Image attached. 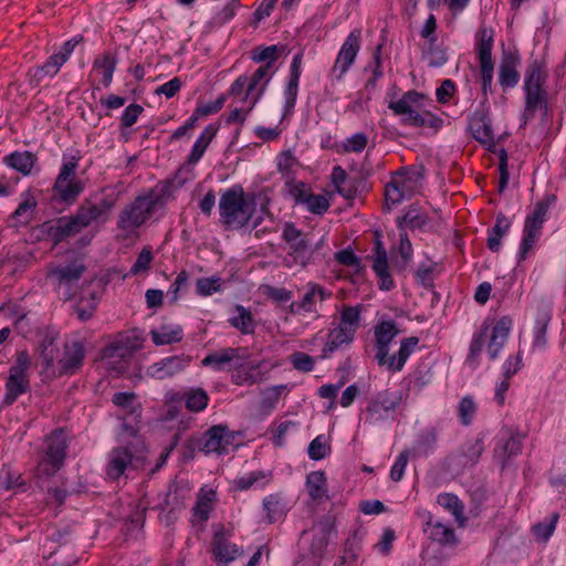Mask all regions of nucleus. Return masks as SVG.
Segmentation results:
<instances>
[{
	"instance_id": "7ed1b4c3",
	"label": "nucleus",
	"mask_w": 566,
	"mask_h": 566,
	"mask_svg": "<svg viewBox=\"0 0 566 566\" xmlns=\"http://www.w3.org/2000/svg\"><path fill=\"white\" fill-rule=\"evenodd\" d=\"M547 73L543 70V63L537 59L533 60L524 73L523 91L525 94V106L522 114V125L534 118L537 109L547 111V91L545 83Z\"/></svg>"
},
{
	"instance_id": "a878e982",
	"label": "nucleus",
	"mask_w": 566,
	"mask_h": 566,
	"mask_svg": "<svg viewBox=\"0 0 566 566\" xmlns=\"http://www.w3.org/2000/svg\"><path fill=\"white\" fill-rule=\"evenodd\" d=\"M545 221L537 219L534 220L527 216L524 223L523 239L518 252V264L526 260L528 252L535 245L536 240L541 235V231Z\"/></svg>"
},
{
	"instance_id": "de8ad7c7",
	"label": "nucleus",
	"mask_w": 566,
	"mask_h": 566,
	"mask_svg": "<svg viewBox=\"0 0 566 566\" xmlns=\"http://www.w3.org/2000/svg\"><path fill=\"white\" fill-rule=\"evenodd\" d=\"M398 253L400 258L395 260L394 270L398 273H405L413 254V249L407 232L400 233Z\"/></svg>"
},
{
	"instance_id": "ea45409f",
	"label": "nucleus",
	"mask_w": 566,
	"mask_h": 566,
	"mask_svg": "<svg viewBox=\"0 0 566 566\" xmlns=\"http://www.w3.org/2000/svg\"><path fill=\"white\" fill-rule=\"evenodd\" d=\"M331 296V293H327L321 285L318 284H310L307 292L303 295L302 301L300 303L291 304V312L300 311L303 312H312L313 305L317 298L319 301H324Z\"/></svg>"
},
{
	"instance_id": "2eb2a0df",
	"label": "nucleus",
	"mask_w": 566,
	"mask_h": 566,
	"mask_svg": "<svg viewBox=\"0 0 566 566\" xmlns=\"http://www.w3.org/2000/svg\"><path fill=\"white\" fill-rule=\"evenodd\" d=\"M42 227L55 244L66 241L84 229L76 213L70 217L57 218L54 221L44 222Z\"/></svg>"
},
{
	"instance_id": "aec40b11",
	"label": "nucleus",
	"mask_w": 566,
	"mask_h": 566,
	"mask_svg": "<svg viewBox=\"0 0 566 566\" xmlns=\"http://www.w3.org/2000/svg\"><path fill=\"white\" fill-rule=\"evenodd\" d=\"M211 554L218 566H228L243 554V551L234 543L229 542L223 532H217L211 543Z\"/></svg>"
},
{
	"instance_id": "5701e85b",
	"label": "nucleus",
	"mask_w": 566,
	"mask_h": 566,
	"mask_svg": "<svg viewBox=\"0 0 566 566\" xmlns=\"http://www.w3.org/2000/svg\"><path fill=\"white\" fill-rule=\"evenodd\" d=\"M189 361V358H185L182 356L165 357L153 364L147 369V374L153 378L161 380L168 377H172L184 370L188 366Z\"/></svg>"
},
{
	"instance_id": "1a4fd4ad",
	"label": "nucleus",
	"mask_w": 566,
	"mask_h": 566,
	"mask_svg": "<svg viewBox=\"0 0 566 566\" xmlns=\"http://www.w3.org/2000/svg\"><path fill=\"white\" fill-rule=\"evenodd\" d=\"M46 450L38 464L40 474L52 476L64 464L67 450L66 432L62 428L54 429L45 439Z\"/></svg>"
},
{
	"instance_id": "c9c22d12",
	"label": "nucleus",
	"mask_w": 566,
	"mask_h": 566,
	"mask_svg": "<svg viewBox=\"0 0 566 566\" xmlns=\"http://www.w3.org/2000/svg\"><path fill=\"white\" fill-rule=\"evenodd\" d=\"M150 336L157 346L169 345L182 340L184 329L179 325L163 324L157 329H151Z\"/></svg>"
},
{
	"instance_id": "e2e57ef3",
	"label": "nucleus",
	"mask_w": 566,
	"mask_h": 566,
	"mask_svg": "<svg viewBox=\"0 0 566 566\" xmlns=\"http://www.w3.org/2000/svg\"><path fill=\"white\" fill-rule=\"evenodd\" d=\"M154 260L151 247L145 245L139 252L135 263L130 268V274L136 275L140 272H146L150 268V263Z\"/></svg>"
},
{
	"instance_id": "c85d7f7f",
	"label": "nucleus",
	"mask_w": 566,
	"mask_h": 566,
	"mask_svg": "<svg viewBox=\"0 0 566 566\" xmlns=\"http://www.w3.org/2000/svg\"><path fill=\"white\" fill-rule=\"evenodd\" d=\"M522 451V437L516 432H509L506 438H501L494 449V455L502 462V467Z\"/></svg>"
},
{
	"instance_id": "20e7f679",
	"label": "nucleus",
	"mask_w": 566,
	"mask_h": 566,
	"mask_svg": "<svg viewBox=\"0 0 566 566\" xmlns=\"http://www.w3.org/2000/svg\"><path fill=\"white\" fill-rule=\"evenodd\" d=\"M161 196L153 192L138 196L134 201L126 205L117 218V229L123 239H129L137 234V230L153 216L158 205H163Z\"/></svg>"
},
{
	"instance_id": "69168bd1",
	"label": "nucleus",
	"mask_w": 566,
	"mask_h": 566,
	"mask_svg": "<svg viewBox=\"0 0 566 566\" xmlns=\"http://www.w3.org/2000/svg\"><path fill=\"white\" fill-rule=\"evenodd\" d=\"M290 361L294 369L302 373H310L314 369L315 359L303 352H295L290 356Z\"/></svg>"
},
{
	"instance_id": "052dcab7",
	"label": "nucleus",
	"mask_w": 566,
	"mask_h": 566,
	"mask_svg": "<svg viewBox=\"0 0 566 566\" xmlns=\"http://www.w3.org/2000/svg\"><path fill=\"white\" fill-rule=\"evenodd\" d=\"M559 514L554 513L551 516L549 522H539L533 526V533L537 539L547 542L553 535L556 524L558 522Z\"/></svg>"
},
{
	"instance_id": "9b49d317",
	"label": "nucleus",
	"mask_w": 566,
	"mask_h": 566,
	"mask_svg": "<svg viewBox=\"0 0 566 566\" xmlns=\"http://www.w3.org/2000/svg\"><path fill=\"white\" fill-rule=\"evenodd\" d=\"M85 271V263L81 259H75L72 262L51 268L48 277L52 280L57 290L65 289L63 296L67 301L73 296L72 287L76 285Z\"/></svg>"
},
{
	"instance_id": "0eeeda50",
	"label": "nucleus",
	"mask_w": 566,
	"mask_h": 566,
	"mask_svg": "<svg viewBox=\"0 0 566 566\" xmlns=\"http://www.w3.org/2000/svg\"><path fill=\"white\" fill-rule=\"evenodd\" d=\"M77 159L64 163L52 188V200L67 206L73 205L84 191V184L76 178Z\"/></svg>"
},
{
	"instance_id": "f704fd0d",
	"label": "nucleus",
	"mask_w": 566,
	"mask_h": 566,
	"mask_svg": "<svg viewBox=\"0 0 566 566\" xmlns=\"http://www.w3.org/2000/svg\"><path fill=\"white\" fill-rule=\"evenodd\" d=\"M418 344L419 338L416 336L403 338L400 343L398 354L389 358L387 357V363L385 364L387 368L392 373L400 371Z\"/></svg>"
},
{
	"instance_id": "7c9ffc66",
	"label": "nucleus",
	"mask_w": 566,
	"mask_h": 566,
	"mask_svg": "<svg viewBox=\"0 0 566 566\" xmlns=\"http://www.w3.org/2000/svg\"><path fill=\"white\" fill-rule=\"evenodd\" d=\"M353 328L345 332V329L336 327L328 332L327 340L322 349L321 359L329 358L334 352L339 349L343 345H349L354 340Z\"/></svg>"
},
{
	"instance_id": "4be33fe9",
	"label": "nucleus",
	"mask_w": 566,
	"mask_h": 566,
	"mask_svg": "<svg viewBox=\"0 0 566 566\" xmlns=\"http://www.w3.org/2000/svg\"><path fill=\"white\" fill-rule=\"evenodd\" d=\"M426 168L421 166L401 167L392 174L390 180H396L398 189L410 199L418 184L424 178Z\"/></svg>"
},
{
	"instance_id": "c756f323",
	"label": "nucleus",
	"mask_w": 566,
	"mask_h": 566,
	"mask_svg": "<svg viewBox=\"0 0 566 566\" xmlns=\"http://www.w3.org/2000/svg\"><path fill=\"white\" fill-rule=\"evenodd\" d=\"M63 65L64 63L61 59L52 54L43 65L35 66L29 71V84L32 87L39 86L45 77H54Z\"/></svg>"
},
{
	"instance_id": "dca6fc26",
	"label": "nucleus",
	"mask_w": 566,
	"mask_h": 566,
	"mask_svg": "<svg viewBox=\"0 0 566 566\" xmlns=\"http://www.w3.org/2000/svg\"><path fill=\"white\" fill-rule=\"evenodd\" d=\"M136 400L137 395L133 391L115 392L112 398V402L124 410V421L130 419L132 421L138 423L142 418V405ZM123 427L132 436H136L137 430L130 423L124 422Z\"/></svg>"
},
{
	"instance_id": "e433bc0d",
	"label": "nucleus",
	"mask_w": 566,
	"mask_h": 566,
	"mask_svg": "<svg viewBox=\"0 0 566 566\" xmlns=\"http://www.w3.org/2000/svg\"><path fill=\"white\" fill-rule=\"evenodd\" d=\"M112 207L113 203L111 201H108L107 199H103L99 205H94L90 202L81 205L75 213L77 214L78 220H81L84 228H86L93 221L97 220L104 213H106Z\"/></svg>"
},
{
	"instance_id": "4468645a",
	"label": "nucleus",
	"mask_w": 566,
	"mask_h": 566,
	"mask_svg": "<svg viewBox=\"0 0 566 566\" xmlns=\"http://www.w3.org/2000/svg\"><path fill=\"white\" fill-rule=\"evenodd\" d=\"M233 438L227 426L216 424L202 434L198 442V449L206 454L212 452L224 454L228 453V446L231 444Z\"/></svg>"
},
{
	"instance_id": "680f3d73",
	"label": "nucleus",
	"mask_w": 566,
	"mask_h": 566,
	"mask_svg": "<svg viewBox=\"0 0 566 566\" xmlns=\"http://www.w3.org/2000/svg\"><path fill=\"white\" fill-rule=\"evenodd\" d=\"M221 290V279L219 276L200 277L196 282L198 295L209 296Z\"/></svg>"
},
{
	"instance_id": "3c124183",
	"label": "nucleus",
	"mask_w": 566,
	"mask_h": 566,
	"mask_svg": "<svg viewBox=\"0 0 566 566\" xmlns=\"http://www.w3.org/2000/svg\"><path fill=\"white\" fill-rule=\"evenodd\" d=\"M360 314H361L360 305H356V306L345 305L340 313V321H339L338 327L345 329V332L353 328V336H355L356 331L359 327Z\"/></svg>"
},
{
	"instance_id": "423d86ee",
	"label": "nucleus",
	"mask_w": 566,
	"mask_h": 566,
	"mask_svg": "<svg viewBox=\"0 0 566 566\" xmlns=\"http://www.w3.org/2000/svg\"><path fill=\"white\" fill-rule=\"evenodd\" d=\"M333 533H335L334 525L328 517H323L311 528L302 531L298 539L301 557L312 556L315 559H321Z\"/></svg>"
},
{
	"instance_id": "4c0bfd02",
	"label": "nucleus",
	"mask_w": 566,
	"mask_h": 566,
	"mask_svg": "<svg viewBox=\"0 0 566 566\" xmlns=\"http://www.w3.org/2000/svg\"><path fill=\"white\" fill-rule=\"evenodd\" d=\"M552 314L547 308H539L533 331V348L543 349L547 344V326Z\"/></svg>"
},
{
	"instance_id": "473e14b6",
	"label": "nucleus",
	"mask_w": 566,
	"mask_h": 566,
	"mask_svg": "<svg viewBox=\"0 0 566 566\" xmlns=\"http://www.w3.org/2000/svg\"><path fill=\"white\" fill-rule=\"evenodd\" d=\"M219 130V126L214 124H209L203 132L199 135L197 140L195 142L190 154L187 157V164L196 165L203 156L207 150L209 144L216 137Z\"/></svg>"
},
{
	"instance_id": "8fccbe9b",
	"label": "nucleus",
	"mask_w": 566,
	"mask_h": 566,
	"mask_svg": "<svg viewBox=\"0 0 566 566\" xmlns=\"http://www.w3.org/2000/svg\"><path fill=\"white\" fill-rule=\"evenodd\" d=\"M186 408L191 412H199L207 408L209 396L202 388H191L184 394Z\"/></svg>"
},
{
	"instance_id": "4d7b16f0",
	"label": "nucleus",
	"mask_w": 566,
	"mask_h": 566,
	"mask_svg": "<svg viewBox=\"0 0 566 566\" xmlns=\"http://www.w3.org/2000/svg\"><path fill=\"white\" fill-rule=\"evenodd\" d=\"M263 93H264V87L256 92V94L252 97L250 106L247 109L237 107L233 111H231L230 114L226 118V123L228 125L238 123L242 126L245 122L247 115L253 109V107L259 102V99L261 98Z\"/></svg>"
},
{
	"instance_id": "f257e3e1",
	"label": "nucleus",
	"mask_w": 566,
	"mask_h": 566,
	"mask_svg": "<svg viewBox=\"0 0 566 566\" xmlns=\"http://www.w3.org/2000/svg\"><path fill=\"white\" fill-rule=\"evenodd\" d=\"M255 195L245 193L241 185L226 189L219 199L220 222L231 230L249 226L255 214Z\"/></svg>"
},
{
	"instance_id": "bb28decb",
	"label": "nucleus",
	"mask_w": 566,
	"mask_h": 566,
	"mask_svg": "<svg viewBox=\"0 0 566 566\" xmlns=\"http://www.w3.org/2000/svg\"><path fill=\"white\" fill-rule=\"evenodd\" d=\"M129 465H133V453L129 446L114 448L109 453L107 475L114 480L118 479Z\"/></svg>"
},
{
	"instance_id": "39448f33",
	"label": "nucleus",
	"mask_w": 566,
	"mask_h": 566,
	"mask_svg": "<svg viewBox=\"0 0 566 566\" xmlns=\"http://www.w3.org/2000/svg\"><path fill=\"white\" fill-rule=\"evenodd\" d=\"M282 239L289 244V252L285 258L287 266L298 265L306 268L315 261V249L306 234L297 229L293 222H286L283 227Z\"/></svg>"
},
{
	"instance_id": "5fc2aeb1",
	"label": "nucleus",
	"mask_w": 566,
	"mask_h": 566,
	"mask_svg": "<svg viewBox=\"0 0 566 566\" xmlns=\"http://www.w3.org/2000/svg\"><path fill=\"white\" fill-rule=\"evenodd\" d=\"M424 59H427L430 67H441L448 61L447 50L437 43V39H431V41L428 42Z\"/></svg>"
},
{
	"instance_id": "864d4df0",
	"label": "nucleus",
	"mask_w": 566,
	"mask_h": 566,
	"mask_svg": "<svg viewBox=\"0 0 566 566\" xmlns=\"http://www.w3.org/2000/svg\"><path fill=\"white\" fill-rule=\"evenodd\" d=\"M488 327L482 328L479 333L474 334L471 344L467 363L470 367L476 368L479 366V357L484 348L488 337Z\"/></svg>"
},
{
	"instance_id": "f3484780",
	"label": "nucleus",
	"mask_w": 566,
	"mask_h": 566,
	"mask_svg": "<svg viewBox=\"0 0 566 566\" xmlns=\"http://www.w3.org/2000/svg\"><path fill=\"white\" fill-rule=\"evenodd\" d=\"M399 329L395 321H382L375 326L376 355L378 365L382 366L387 363L389 345L398 335Z\"/></svg>"
},
{
	"instance_id": "603ef678",
	"label": "nucleus",
	"mask_w": 566,
	"mask_h": 566,
	"mask_svg": "<svg viewBox=\"0 0 566 566\" xmlns=\"http://www.w3.org/2000/svg\"><path fill=\"white\" fill-rule=\"evenodd\" d=\"M263 509L266 511L269 523H274L285 515L284 503L276 494H270L263 499Z\"/></svg>"
},
{
	"instance_id": "0e129e2a",
	"label": "nucleus",
	"mask_w": 566,
	"mask_h": 566,
	"mask_svg": "<svg viewBox=\"0 0 566 566\" xmlns=\"http://www.w3.org/2000/svg\"><path fill=\"white\" fill-rule=\"evenodd\" d=\"M406 198L396 186V180H390L385 187V210H390L392 207L401 203Z\"/></svg>"
},
{
	"instance_id": "9d476101",
	"label": "nucleus",
	"mask_w": 566,
	"mask_h": 566,
	"mask_svg": "<svg viewBox=\"0 0 566 566\" xmlns=\"http://www.w3.org/2000/svg\"><path fill=\"white\" fill-rule=\"evenodd\" d=\"M402 395L400 391L385 389L377 392L365 409V421L369 424L394 419L396 410L400 407Z\"/></svg>"
},
{
	"instance_id": "f03ea898",
	"label": "nucleus",
	"mask_w": 566,
	"mask_h": 566,
	"mask_svg": "<svg viewBox=\"0 0 566 566\" xmlns=\"http://www.w3.org/2000/svg\"><path fill=\"white\" fill-rule=\"evenodd\" d=\"M423 97L422 93L410 90L406 92L401 98L390 101L388 108L391 109L396 116L400 117V123L403 126L431 128L437 132L442 127L443 119L429 111L418 108L419 102Z\"/></svg>"
},
{
	"instance_id": "338daca9",
	"label": "nucleus",
	"mask_w": 566,
	"mask_h": 566,
	"mask_svg": "<svg viewBox=\"0 0 566 566\" xmlns=\"http://www.w3.org/2000/svg\"><path fill=\"white\" fill-rule=\"evenodd\" d=\"M304 200L308 211L314 214L322 216L329 208V202L324 195H315L311 192V195L306 196Z\"/></svg>"
},
{
	"instance_id": "6ab92c4d",
	"label": "nucleus",
	"mask_w": 566,
	"mask_h": 566,
	"mask_svg": "<svg viewBox=\"0 0 566 566\" xmlns=\"http://www.w3.org/2000/svg\"><path fill=\"white\" fill-rule=\"evenodd\" d=\"M521 63V57L516 51H503L501 62L499 65V83L505 91L515 87L520 81V73L517 66Z\"/></svg>"
},
{
	"instance_id": "09e8293b",
	"label": "nucleus",
	"mask_w": 566,
	"mask_h": 566,
	"mask_svg": "<svg viewBox=\"0 0 566 566\" xmlns=\"http://www.w3.org/2000/svg\"><path fill=\"white\" fill-rule=\"evenodd\" d=\"M273 74L274 70L270 67V64H263L259 66L249 80L248 88L245 91L244 97L242 98V102H247L248 97L254 92V90L262 81L263 83L259 90H262L263 87L265 90Z\"/></svg>"
},
{
	"instance_id": "a211bd4d",
	"label": "nucleus",
	"mask_w": 566,
	"mask_h": 566,
	"mask_svg": "<svg viewBox=\"0 0 566 566\" xmlns=\"http://www.w3.org/2000/svg\"><path fill=\"white\" fill-rule=\"evenodd\" d=\"M84 358L85 348L81 342L66 343L63 357L57 361L59 376L76 374L81 369Z\"/></svg>"
},
{
	"instance_id": "393cba45",
	"label": "nucleus",
	"mask_w": 566,
	"mask_h": 566,
	"mask_svg": "<svg viewBox=\"0 0 566 566\" xmlns=\"http://www.w3.org/2000/svg\"><path fill=\"white\" fill-rule=\"evenodd\" d=\"M545 221L537 219L534 220L527 216L524 223L523 239L518 252V264L526 260L528 252L535 245L536 240L541 235V231Z\"/></svg>"
},
{
	"instance_id": "b1692460",
	"label": "nucleus",
	"mask_w": 566,
	"mask_h": 566,
	"mask_svg": "<svg viewBox=\"0 0 566 566\" xmlns=\"http://www.w3.org/2000/svg\"><path fill=\"white\" fill-rule=\"evenodd\" d=\"M512 326L513 321L510 316L501 317L493 326L490 336V342L486 348L491 360L497 358L500 352L502 350L507 340Z\"/></svg>"
},
{
	"instance_id": "c03bdc74",
	"label": "nucleus",
	"mask_w": 566,
	"mask_h": 566,
	"mask_svg": "<svg viewBox=\"0 0 566 566\" xmlns=\"http://www.w3.org/2000/svg\"><path fill=\"white\" fill-rule=\"evenodd\" d=\"M232 382L239 386L242 385H254L262 380V375L258 370V366L241 364L235 367L234 373L231 376Z\"/></svg>"
},
{
	"instance_id": "79ce46f5",
	"label": "nucleus",
	"mask_w": 566,
	"mask_h": 566,
	"mask_svg": "<svg viewBox=\"0 0 566 566\" xmlns=\"http://www.w3.org/2000/svg\"><path fill=\"white\" fill-rule=\"evenodd\" d=\"M483 452L484 441L482 438L464 442L459 449V455L462 458L461 464L463 467L475 465Z\"/></svg>"
},
{
	"instance_id": "bf43d9fd",
	"label": "nucleus",
	"mask_w": 566,
	"mask_h": 566,
	"mask_svg": "<svg viewBox=\"0 0 566 566\" xmlns=\"http://www.w3.org/2000/svg\"><path fill=\"white\" fill-rule=\"evenodd\" d=\"M251 59L255 63L266 62L270 67H273V63L279 59L277 46H258L252 51Z\"/></svg>"
},
{
	"instance_id": "ddd939ff",
	"label": "nucleus",
	"mask_w": 566,
	"mask_h": 566,
	"mask_svg": "<svg viewBox=\"0 0 566 566\" xmlns=\"http://www.w3.org/2000/svg\"><path fill=\"white\" fill-rule=\"evenodd\" d=\"M361 46V31L360 29L353 30L345 39L338 54L332 73L336 74V78L339 80L354 64L355 59Z\"/></svg>"
},
{
	"instance_id": "6e6552de",
	"label": "nucleus",
	"mask_w": 566,
	"mask_h": 566,
	"mask_svg": "<svg viewBox=\"0 0 566 566\" xmlns=\"http://www.w3.org/2000/svg\"><path fill=\"white\" fill-rule=\"evenodd\" d=\"M30 366L31 359L28 352H18L15 361L9 369V376L4 385L6 394L2 399L4 407L12 406L21 395L30 390L28 374Z\"/></svg>"
},
{
	"instance_id": "a18cd8bd",
	"label": "nucleus",
	"mask_w": 566,
	"mask_h": 566,
	"mask_svg": "<svg viewBox=\"0 0 566 566\" xmlns=\"http://www.w3.org/2000/svg\"><path fill=\"white\" fill-rule=\"evenodd\" d=\"M237 316L229 319L231 326L240 331L242 334H253L256 327L252 313L242 305H235Z\"/></svg>"
},
{
	"instance_id": "f8f14e48",
	"label": "nucleus",
	"mask_w": 566,
	"mask_h": 566,
	"mask_svg": "<svg viewBox=\"0 0 566 566\" xmlns=\"http://www.w3.org/2000/svg\"><path fill=\"white\" fill-rule=\"evenodd\" d=\"M380 237V233L376 231L373 254L368 259L373 260L371 269L379 280V290L388 292L395 289V282L389 271L387 250Z\"/></svg>"
},
{
	"instance_id": "49530a36",
	"label": "nucleus",
	"mask_w": 566,
	"mask_h": 566,
	"mask_svg": "<svg viewBox=\"0 0 566 566\" xmlns=\"http://www.w3.org/2000/svg\"><path fill=\"white\" fill-rule=\"evenodd\" d=\"M306 489L312 500L327 497L326 476L323 471H313L306 478Z\"/></svg>"
},
{
	"instance_id": "37998d69",
	"label": "nucleus",
	"mask_w": 566,
	"mask_h": 566,
	"mask_svg": "<svg viewBox=\"0 0 566 566\" xmlns=\"http://www.w3.org/2000/svg\"><path fill=\"white\" fill-rule=\"evenodd\" d=\"M428 221V216L421 212L417 206L411 205L403 216L397 218V227L399 229H403V226L411 230L421 229Z\"/></svg>"
},
{
	"instance_id": "6e6d98bb",
	"label": "nucleus",
	"mask_w": 566,
	"mask_h": 566,
	"mask_svg": "<svg viewBox=\"0 0 566 566\" xmlns=\"http://www.w3.org/2000/svg\"><path fill=\"white\" fill-rule=\"evenodd\" d=\"M437 443V433L430 429L421 433L413 446V454L419 457H428L433 452Z\"/></svg>"
},
{
	"instance_id": "2f4dec72",
	"label": "nucleus",
	"mask_w": 566,
	"mask_h": 566,
	"mask_svg": "<svg viewBox=\"0 0 566 566\" xmlns=\"http://www.w3.org/2000/svg\"><path fill=\"white\" fill-rule=\"evenodd\" d=\"M239 350V348L228 347L211 353L201 360V365L211 367L216 371L224 370L227 365L240 359Z\"/></svg>"
},
{
	"instance_id": "774afa93",
	"label": "nucleus",
	"mask_w": 566,
	"mask_h": 566,
	"mask_svg": "<svg viewBox=\"0 0 566 566\" xmlns=\"http://www.w3.org/2000/svg\"><path fill=\"white\" fill-rule=\"evenodd\" d=\"M335 260L342 265L353 268L356 272L364 269L361 260L349 248L336 252Z\"/></svg>"
},
{
	"instance_id": "72a5a7b5",
	"label": "nucleus",
	"mask_w": 566,
	"mask_h": 566,
	"mask_svg": "<svg viewBox=\"0 0 566 566\" xmlns=\"http://www.w3.org/2000/svg\"><path fill=\"white\" fill-rule=\"evenodd\" d=\"M423 531L429 533L430 539L439 543L440 545L455 546L459 543L454 530L440 522L432 523L430 514L429 520L427 522V528H424Z\"/></svg>"
},
{
	"instance_id": "cd10ccee",
	"label": "nucleus",
	"mask_w": 566,
	"mask_h": 566,
	"mask_svg": "<svg viewBox=\"0 0 566 566\" xmlns=\"http://www.w3.org/2000/svg\"><path fill=\"white\" fill-rule=\"evenodd\" d=\"M22 201L10 216L13 227H21L29 224L33 219V212L36 208V199L29 191L21 193Z\"/></svg>"
},
{
	"instance_id": "13d9d810",
	"label": "nucleus",
	"mask_w": 566,
	"mask_h": 566,
	"mask_svg": "<svg viewBox=\"0 0 566 566\" xmlns=\"http://www.w3.org/2000/svg\"><path fill=\"white\" fill-rule=\"evenodd\" d=\"M476 412V405L471 396L463 397L458 406V416L463 426H469Z\"/></svg>"
},
{
	"instance_id": "412c9836",
	"label": "nucleus",
	"mask_w": 566,
	"mask_h": 566,
	"mask_svg": "<svg viewBox=\"0 0 566 566\" xmlns=\"http://www.w3.org/2000/svg\"><path fill=\"white\" fill-rule=\"evenodd\" d=\"M468 129L480 144L488 145L489 148L494 146L491 119L484 109H476L470 115Z\"/></svg>"
},
{
	"instance_id": "58836bf2",
	"label": "nucleus",
	"mask_w": 566,
	"mask_h": 566,
	"mask_svg": "<svg viewBox=\"0 0 566 566\" xmlns=\"http://www.w3.org/2000/svg\"><path fill=\"white\" fill-rule=\"evenodd\" d=\"M437 503L454 516L460 527L465 525L467 517L464 515V505L455 494L447 492L441 493L437 497Z\"/></svg>"
},
{
	"instance_id": "a19ab883",
	"label": "nucleus",
	"mask_w": 566,
	"mask_h": 566,
	"mask_svg": "<svg viewBox=\"0 0 566 566\" xmlns=\"http://www.w3.org/2000/svg\"><path fill=\"white\" fill-rule=\"evenodd\" d=\"M4 163L24 176L31 174L36 157L30 151H14L4 157Z\"/></svg>"
}]
</instances>
